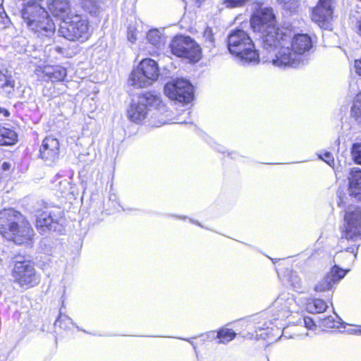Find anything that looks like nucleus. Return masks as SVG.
<instances>
[{"instance_id":"f257e3e1","label":"nucleus","mask_w":361,"mask_h":361,"mask_svg":"<svg viewBox=\"0 0 361 361\" xmlns=\"http://www.w3.org/2000/svg\"><path fill=\"white\" fill-rule=\"evenodd\" d=\"M128 119L134 123L142 124L149 118L152 126L159 127L168 123L169 111L160 94L146 91L133 99L126 111Z\"/></svg>"},{"instance_id":"f03ea898","label":"nucleus","mask_w":361,"mask_h":361,"mask_svg":"<svg viewBox=\"0 0 361 361\" xmlns=\"http://www.w3.org/2000/svg\"><path fill=\"white\" fill-rule=\"evenodd\" d=\"M276 16L271 7L259 9L250 18V28L254 32L262 33V46L267 51L286 42L290 35L289 28L285 25H276Z\"/></svg>"},{"instance_id":"7ed1b4c3","label":"nucleus","mask_w":361,"mask_h":361,"mask_svg":"<svg viewBox=\"0 0 361 361\" xmlns=\"http://www.w3.org/2000/svg\"><path fill=\"white\" fill-rule=\"evenodd\" d=\"M290 30V35L286 42L274 46L271 51H276L271 63L279 68L291 67L295 65L297 57L308 54L313 48V40L307 33H295L291 25H286Z\"/></svg>"},{"instance_id":"20e7f679","label":"nucleus","mask_w":361,"mask_h":361,"mask_svg":"<svg viewBox=\"0 0 361 361\" xmlns=\"http://www.w3.org/2000/svg\"><path fill=\"white\" fill-rule=\"evenodd\" d=\"M229 52L248 63H258L259 54L250 35L241 28L233 30L226 39Z\"/></svg>"},{"instance_id":"39448f33","label":"nucleus","mask_w":361,"mask_h":361,"mask_svg":"<svg viewBox=\"0 0 361 361\" xmlns=\"http://www.w3.org/2000/svg\"><path fill=\"white\" fill-rule=\"evenodd\" d=\"M171 53L178 58L185 59L192 64L198 63L202 58L200 45L190 36L177 35L170 42Z\"/></svg>"},{"instance_id":"423d86ee","label":"nucleus","mask_w":361,"mask_h":361,"mask_svg":"<svg viewBox=\"0 0 361 361\" xmlns=\"http://www.w3.org/2000/svg\"><path fill=\"white\" fill-rule=\"evenodd\" d=\"M159 75L160 71L157 62L150 58H146L133 69L129 82L137 88H146L156 82Z\"/></svg>"},{"instance_id":"0eeeda50","label":"nucleus","mask_w":361,"mask_h":361,"mask_svg":"<svg viewBox=\"0 0 361 361\" xmlns=\"http://www.w3.org/2000/svg\"><path fill=\"white\" fill-rule=\"evenodd\" d=\"M20 223V212L11 209L0 211V234L6 240L18 245L22 243Z\"/></svg>"},{"instance_id":"6e6552de","label":"nucleus","mask_w":361,"mask_h":361,"mask_svg":"<svg viewBox=\"0 0 361 361\" xmlns=\"http://www.w3.org/2000/svg\"><path fill=\"white\" fill-rule=\"evenodd\" d=\"M59 32L66 39L84 42L90 37V23L87 18L81 15L74 14L61 25Z\"/></svg>"},{"instance_id":"1a4fd4ad","label":"nucleus","mask_w":361,"mask_h":361,"mask_svg":"<svg viewBox=\"0 0 361 361\" xmlns=\"http://www.w3.org/2000/svg\"><path fill=\"white\" fill-rule=\"evenodd\" d=\"M337 0H318L310 10V18L320 28L331 30Z\"/></svg>"},{"instance_id":"9d476101","label":"nucleus","mask_w":361,"mask_h":361,"mask_svg":"<svg viewBox=\"0 0 361 361\" xmlns=\"http://www.w3.org/2000/svg\"><path fill=\"white\" fill-rule=\"evenodd\" d=\"M166 95L182 104H188L194 99V88L192 84L184 79L177 78L167 82L164 86Z\"/></svg>"},{"instance_id":"9b49d317","label":"nucleus","mask_w":361,"mask_h":361,"mask_svg":"<svg viewBox=\"0 0 361 361\" xmlns=\"http://www.w3.org/2000/svg\"><path fill=\"white\" fill-rule=\"evenodd\" d=\"M59 208L56 206L44 205L36 211L35 227L39 232L55 229L59 224Z\"/></svg>"},{"instance_id":"f8f14e48","label":"nucleus","mask_w":361,"mask_h":361,"mask_svg":"<svg viewBox=\"0 0 361 361\" xmlns=\"http://www.w3.org/2000/svg\"><path fill=\"white\" fill-rule=\"evenodd\" d=\"M344 221L341 238L348 241L361 238V208L355 207L352 211L346 212Z\"/></svg>"},{"instance_id":"ddd939ff","label":"nucleus","mask_w":361,"mask_h":361,"mask_svg":"<svg viewBox=\"0 0 361 361\" xmlns=\"http://www.w3.org/2000/svg\"><path fill=\"white\" fill-rule=\"evenodd\" d=\"M38 78L43 82H63L67 77V69L61 65L39 66L35 71Z\"/></svg>"},{"instance_id":"4468645a","label":"nucleus","mask_w":361,"mask_h":361,"mask_svg":"<svg viewBox=\"0 0 361 361\" xmlns=\"http://www.w3.org/2000/svg\"><path fill=\"white\" fill-rule=\"evenodd\" d=\"M60 143L58 139L46 137L39 147L38 157L44 161H54L59 157Z\"/></svg>"},{"instance_id":"2eb2a0df","label":"nucleus","mask_w":361,"mask_h":361,"mask_svg":"<svg viewBox=\"0 0 361 361\" xmlns=\"http://www.w3.org/2000/svg\"><path fill=\"white\" fill-rule=\"evenodd\" d=\"M50 13L64 23L71 15V8L68 0H51L47 5Z\"/></svg>"},{"instance_id":"dca6fc26","label":"nucleus","mask_w":361,"mask_h":361,"mask_svg":"<svg viewBox=\"0 0 361 361\" xmlns=\"http://www.w3.org/2000/svg\"><path fill=\"white\" fill-rule=\"evenodd\" d=\"M18 142V135L11 128L0 124V146H11Z\"/></svg>"},{"instance_id":"f3484780","label":"nucleus","mask_w":361,"mask_h":361,"mask_svg":"<svg viewBox=\"0 0 361 361\" xmlns=\"http://www.w3.org/2000/svg\"><path fill=\"white\" fill-rule=\"evenodd\" d=\"M349 191L351 196L361 199V170L352 171Z\"/></svg>"},{"instance_id":"a211bd4d","label":"nucleus","mask_w":361,"mask_h":361,"mask_svg":"<svg viewBox=\"0 0 361 361\" xmlns=\"http://www.w3.org/2000/svg\"><path fill=\"white\" fill-rule=\"evenodd\" d=\"M39 282V276L36 274L34 269V264L27 262L24 264V285L27 287H33Z\"/></svg>"},{"instance_id":"6ab92c4d","label":"nucleus","mask_w":361,"mask_h":361,"mask_svg":"<svg viewBox=\"0 0 361 361\" xmlns=\"http://www.w3.org/2000/svg\"><path fill=\"white\" fill-rule=\"evenodd\" d=\"M348 271L349 269H343L338 265L335 264L331 267L326 276L335 285L343 279Z\"/></svg>"},{"instance_id":"aec40b11","label":"nucleus","mask_w":361,"mask_h":361,"mask_svg":"<svg viewBox=\"0 0 361 361\" xmlns=\"http://www.w3.org/2000/svg\"><path fill=\"white\" fill-rule=\"evenodd\" d=\"M326 302L322 299H312L306 303L307 310L313 314H320L326 311Z\"/></svg>"},{"instance_id":"412c9836","label":"nucleus","mask_w":361,"mask_h":361,"mask_svg":"<svg viewBox=\"0 0 361 361\" xmlns=\"http://www.w3.org/2000/svg\"><path fill=\"white\" fill-rule=\"evenodd\" d=\"M15 82L10 76L0 73V90L1 93L9 96L14 91Z\"/></svg>"},{"instance_id":"4be33fe9","label":"nucleus","mask_w":361,"mask_h":361,"mask_svg":"<svg viewBox=\"0 0 361 361\" xmlns=\"http://www.w3.org/2000/svg\"><path fill=\"white\" fill-rule=\"evenodd\" d=\"M236 336V333L231 329L226 327L220 328L217 331L216 338L218 343L226 344L233 341Z\"/></svg>"},{"instance_id":"5701e85b","label":"nucleus","mask_w":361,"mask_h":361,"mask_svg":"<svg viewBox=\"0 0 361 361\" xmlns=\"http://www.w3.org/2000/svg\"><path fill=\"white\" fill-rule=\"evenodd\" d=\"M351 116L361 123V94H357L351 107Z\"/></svg>"},{"instance_id":"b1692460","label":"nucleus","mask_w":361,"mask_h":361,"mask_svg":"<svg viewBox=\"0 0 361 361\" xmlns=\"http://www.w3.org/2000/svg\"><path fill=\"white\" fill-rule=\"evenodd\" d=\"M334 284L325 276L314 286V290L317 293L326 292L331 290L334 287Z\"/></svg>"},{"instance_id":"393cba45","label":"nucleus","mask_w":361,"mask_h":361,"mask_svg":"<svg viewBox=\"0 0 361 361\" xmlns=\"http://www.w3.org/2000/svg\"><path fill=\"white\" fill-rule=\"evenodd\" d=\"M71 324V319L65 314L60 313L57 319L54 322L55 326H58L61 329H66Z\"/></svg>"},{"instance_id":"a878e982","label":"nucleus","mask_w":361,"mask_h":361,"mask_svg":"<svg viewBox=\"0 0 361 361\" xmlns=\"http://www.w3.org/2000/svg\"><path fill=\"white\" fill-rule=\"evenodd\" d=\"M97 0H81L82 7L90 13L96 12L97 10Z\"/></svg>"},{"instance_id":"bb28decb","label":"nucleus","mask_w":361,"mask_h":361,"mask_svg":"<svg viewBox=\"0 0 361 361\" xmlns=\"http://www.w3.org/2000/svg\"><path fill=\"white\" fill-rule=\"evenodd\" d=\"M351 154L355 163L361 164V142L353 145Z\"/></svg>"},{"instance_id":"cd10ccee","label":"nucleus","mask_w":361,"mask_h":361,"mask_svg":"<svg viewBox=\"0 0 361 361\" xmlns=\"http://www.w3.org/2000/svg\"><path fill=\"white\" fill-rule=\"evenodd\" d=\"M203 37L204 40L209 42L212 47L214 46L215 38L213 30L211 27H207L203 32Z\"/></svg>"},{"instance_id":"c85d7f7f","label":"nucleus","mask_w":361,"mask_h":361,"mask_svg":"<svg viewBox=\"0 0 361 361\" xmlns=\"http://www.w3.org/2000/svg\"><path fill=\"white\" fill-rule=\"evenodd\" d=\"M23 262H16L13 269V276L16 281H20L23 277Z\"/></svg>"},{"instance_id":"c756f323","label":"nucleus","mask_w":361,"mask_h":361,"mask_svg":"<svg viewBox=\"0 0 361 361\" xmlns=\"http://www.w3.org/2000/svg\"><path fill=\"white\" fill-rule=\"evenodd\" d=\"M319 159L325 161L329 166L334 165V157L333 154L329 152H325L322 154L319 155Z\"/></svg>"},{"instance_id":"7c9ffc66","label":"nucleus","mask_w":361,"mask_h":361,"mask_svg":"<svg viewBox=\"0 0 361 361\" xmlns=\"http://www.w3.org/2000/svg\"><path fill=\"white\" fill-rule=\"evenodd\" d=\"M303 322L307 329L314 331L317 329V324L312 318L307 316L304 317Z\"/></svg>"},{"instance_id":"2f4dec72","label":"nucleus","mask_w":361,"mask_h":361,"mask_svg":"<svg viewBox=\"0 0 361 361\" xmlns=\"http://www.w3.org/2000/svg\"><path fill=\"white\" fill-rule=\"evenodd\" d=\"M249 0H226V4L229 8L241 7Z\"/></svg>"},{"instance_id":"473e14b6","label":"nucleus","mask_w":361,"mask_h":361,"mask_svg":"<svg viewBox=\"0 0 361 361\" xmlns=\"http://www.w3.org/2000/svg\"><path fill=\"white\" fill-rule=\"evenodd\" d=\"M148 40L153 44H157L160 39V36L157 31H149L147 36Z\"/></svg>"},{"instance_id":"72a5a7b5","label":"nucleus","mask_w":361,"mask_h":361,"mask_svg":"<svg viewBox=\"0 0 361 361\" xmlns=\"http://www.w3.org/2000/svg\"><path fill=\"white\" fill-rule=\"evenodd\" d=\"M325 324L331 328H338V322H334V321L331 319V317H327L324 319Z\"/></svg>"},{"instance_id":"f704fd0d","label":"nucleus","mask_w":361,"mask_h":361,"mask_svg":"<svg viewBox=\"0 0 361 361\" xmlns=\"http://www.w3.org/2000/svg\"><path fill=\"white\" fill-rule=\"evenodd\" d=\"M353 67L355 73L361 76V57L354 61Z\"/></svg>"},{"instance_id":"c9c22d12","label":"nucleus","mask_w":361,"mask_h":361,"mask_svg":"<svg viewBox=\"0 0 361 361\" xmlns=\"http://www.w3.org/2000/svg\"><path fill=\"white\" fill-rule=\"evenodd\" d=\"M3 0H0V18L1 23L5 25L6 23L7 16L2 7Z\"/></svg>"},{"instance_id":"e433bc0d","label":"nucleus","mask_w":361,"mask_h":361,"mask_svg":"<svg viewBox=\"0 0 361 361\" xmlns=\"http://www.w3.org/2000/svg\"><path fill=\"white\" fill-rule=\"evenodd\" d=\"M127 37L130 42H134L136 39V34L135 29L128 28L127 32Z\"/></svg>"},{"instance_id":"4c0bfd02","label":"nucleus","mask_w":361,"mask_h":361,"mask_svg":"<svg viewBox=\"0 0 361 361\" xmlns=\"http://www.w3.org/2000/svg\"><path fill=\"white\" fill-rule=\"evenodd\" d=\"M9 116V111L6 108L0 107V121L4 118H8Z\"/></svg>"},{"instance_id":"58836bf2","label":"nucleus","mask_w":361,"mask_h":361,"mask_svg":"<svg viewBox=\"0 0 361 361\" xmlns=\"http://www.w3.org/2000/svg\"><path fill=\"white\" fill-rule=\"evenodd\" d=\"M357 250H358L357 247H356L355 249L352 248V247H347L345 249V250L347 252L350 251V252H355V256L357 255Z\"/></svg>"},{"instance_id":"ea45409f","label":"nucleus","mask_w":361,"mask_h":361,"mask_svg":"<svg viewBox=\"0 0 361 361\" xmlns=\"http://www.w3.org/2000/svg\"><path fill=\"white\" fill-rule=\"evenodd\" d=\"M10 168V164L8 162H4L1 166V169L4 171L8 170Z\"/></svg>"},{"instance_id":"a19ab883","label":"nucleus","mask_w":361,"mask_h":361,"mask_svg":"<svg viewBox=\"0 0 361 361\" xmlns=\"http://www.w3.org/2000/svg\"><path fill=\"white\" fill-rule=\"evenodd\" d=\"M357 33L361 36V19L357 22Z\"/></svg>"},{"instance_id":"79ce46f5","label":"nucleus","mask_w":361,"mask_h":361,"mask_svg":"<svg viewBox=\"0 0 361 361\" xmlns=\"http://www.w3.org/2000/svg\"><path fill=\"white\" fill-rule=\"evenodd\" d=\"M340 200L338 202V204L340 207H344L345 205V202L343 201L342 197L339 196Z\"/></svg>"},{"instance_id":"37998d69","label":"nucleus","mask_w":361,"mask_h":361,"mask_svg":"<svg viewBox=\"0 0 361 361\" xmlns=\"http://www.w3.org/2000/svg\"><path fill=\"white\" fill-rule=\"evenodd\" d=\"M28 240H29V241H30V244L31 245V244H32V238L29 237V238H28Z\"/></svg>"},{"instance_id":"c03bdc74","label":"nucleus","mask_w":361,"mask_h":361,"mask_svg":"<svg viewBox=\"0 0 361 361\" xmlns=\"http://www.w3.org/2000/svg\"><path fill=\"white\" fill-rule=\"evenodd\" d=\"M29 230L31 231L32 233H33V230L31 228H27Z\"/></svg>"},{"instance_id":"a18cd8bd","label":"nucleus","mask_w":361,"mask_h":361,"mask_svg":"<svg viewBox=\"0 0 361 361\" xmlns=\"http://www.w3.org/2000/svg\"><path fill=\"white\" fill-rule=\"evenodd\" d=\"M360 332L361 333V329L360 330Z\"/></svg>"},{"instance_id":"49530a36","label":"nucleus","mask_w":361,"mask_h":361,"mask_svg":"<svg viewBox=\"0 0 361 361\" xmlns=\"http://www.w3.org/2000/svg\"><path fill=\"white\" fill-rule=\"evenodd\" d=\"M361 2V0H359Z\"/></svg>"}]
</instances>
